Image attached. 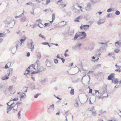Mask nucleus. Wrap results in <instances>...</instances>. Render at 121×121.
Masks as SVG:
<instances>
[{"label":"nucleus","mask_w":121,"mask_h":121,"mask_svg":"<svg viewBox=\"0 0 121 121\" xmlns=\"http://www.w3.org/2000/svg\"><path fill=\"white\" fill-rule=\"evenodd\" d=\"M95 95L99 99H103L104 97L108 96L107 92V89L106 87L102 88L99 91L95 90Z\"/></svg>","instance_id":"f257e3e1"},{"label":"nucleus","mask_w":121,"mask_h":121,"mask_svg":"<svg viewBox=\"0 0 121 121\" xmlns=\"http://www.w3.org/2000/svg\"><path fill=\"white\" fill-rule=\"evenodd\" d=\"M40 66L39 61V60H37L34 64L30 65L28 67V69H30L31 72L33 70V69L36 70H39V71L41 72L42 71L41 70V67H40Z\"/></svg>","instance_id":"f03ea898"},{"label":"nucleus","mask_w":121,"mask_h":121,"mask_svg":"<svg viewBox=\"0 0 121 121\" xmlns=\"http://www.w3.org/2000/svg\"><path fill=\"white\" fill-rule=\"evenodd\" d=\"M86 34L84 32H77L73 37V39L81 41L84 40L85 38Z\"/></svg>","instance_id":"7ed1b4c3"},{"label":"nucleus","mask_w":121,"mask_h":121,"mask_svg":"<svg viewBox=\"0 0 121 121\" xmlns=\"http://www.w3.org/2000/svg\"><path fill=\"white\" fill-rule=\"evenodd\" d=\"M18 103H17L15 104L14 102L12 103L11 104L10 106H9L7 107V111L6 112L9 113V111H10L12 109L15 110L17 109L18 107Z\"/></svg>","instance_id":"20e7f679"},{"label":"nucleus","mask_w":121,"mask_h":121,"mask_svg":"<svg viewBox=\"0 0 121 121\" xmlns=\"http://www.w3.org/2000/svg\"><path fill=\"white\" fill-rule=\"evenodd\" d=\"M89 25H82L80 27V28L81 30L86 31L89 29Z\"/></svg>","instance_id":"39448f33"},{"label":"nucleus","mask_w":121,"mask_h":121,"mask_svg":"<svg viewBox=\"0 0 121 121\" xmlns=\"http://www.w3.org/2000/svg\"><path fill=\"white\" fill-rule=\"evenodd\" d=\"M42 21V20L40 19L36 21V24L40 28L43 27L44 26L43 25L41 22Z\"/></svg>","instance_id":"423d86ee"},{"label":"nucleus","mask_w":121,"mask_h":121,"mask_svg":"<svg viewBox=\"0 0 121 121\" xmlns=\"http://www.w3.org/2000/svg\"><path fill=\"white\" fill-rule=\"evenodd\" d=\"M91 4L88 3L86 7V8L84 9V10L89 11L91 9Z\"/></svg>","instance_id":"0eeeda50"},{"label":"nucleus","mask_w":121,"mask_h":121,"mask_svg":"<svg viewBox=\"0 0 121 121\" xmlns=\"http://www.w3.org/2000/svg\"><path fill=\"white\" fill-rule=\"evenodd\" d=\"M90 110L93 116L94 117L96 116L97 113L96 112L94 108V107L92 108Z\"/></svg>","instance_id":"6e6552de"},{"label":"nucleus","mask_w":121,"mask_h":121,"mask_svg":"<svg viewBox=\"0 0 121 121\" xmlns=\"http://www.w3.org/2000/svg\"><path fill=\"white\" fill-rule=\"evenodd\" d=\"M115 46L116 47L119 48L121 46V40L117 41L115 43Z\"/></svg>","instance_id":"1a4fd4ad"},{"label":"nucleus","mask_w":121,"mask_h":121,"mask_svg":"<svg viewBox=\"0 0 121 121\" xmlns=\"http://www.w3.org/2000/svg\"><path fill=\"white\" fill-rule=\"evenodd\" d=\"M115 76V74L114 73H110L108 76V79L109 80H112V79Z\"/></svg>","instance_id":"9d476101"},{"label":"nucleus","mask_w":121,"mask_h":121,"mask_svg":"<svg viewBox=\"0 0 121 121\" xmlns=\"http://www.w3.org/2000/svg\"><path fill=\"white\" fill-rule=\"evenodd\" d=\"M48 109L51 112L53 111L54 110V104L49 106L48 108Z\"/></svg>","instance_id":"9b49d317"},{"label":"nucleus","mask_w":121,"mask_h":121,"mask_svg":"<svg viewBox=\"0 0 121 121\" xmlns=\"http://www.w3.org/2000/svg\"><path fill=\"white\" fill-rule=\"evenodd\" d=\"M82 18V16H79V17H77L74 20V21L75 22H80L79 21V19H81Z\"/></svg>","instance_id":"f8f14e48"},{"label":"nucleus","mask_w":121,"mask_h":121,"mask_svg":"<svg viewBox=\"0 0 121 121\" xmlns=\"http://www.w3.org/2000/svg\"><path fill=\"white\" fill-rule=\"evenodd\" d=\"M35 44L33 43V42L32 41L30 44V49L31 51L34 49V47Z\"/></svg>","instance_id":"ddd939ff"},{"label":"nucleus","mask_w":121,"mask_h":121,"mask_svg":"<svg viewBox=\"0 0 121 121\" xmlns=\"http://www.w3.org/2000/svg\"><path fill=\"white\" fill-rule=\"evenodd\" d=\"M26 17H24L21 18L20 20L21 22H23L25 21L26 19Z\"/></svg>","instance_id":"4468645a"},{"label":"nucleus","mask_w":121,"mask_h":121,"mask_svg":"<svg viewBox=\"0 0 121 121\" xmlns=\"http://www.w3.org/2000/svg\"><path fill=\"white\" fill-rule=\"evenodd\" d=\"M104 20L103 19H100L98 22V23L99 25H100L104 23Z\"/></svg>","instance_id":"2eb2a0df"},{"label":"nucleus","mask_w":121,"mask_h":121,"mask_svg":"<svg viewBox=\"0 0 121 121\" xmlns=\"http://www.w3.org/2000/svg\"><path fill=\"white\" fill-rule=\"evenodd\" d=\"M11 51L12 53L13 54L16 51V50L17 49L16 48H15V47H11Z\"/></svg>","instance_id":"dca6fc26"},{"label":"nucleus","mask_w":121,"mask_h":121,"mask_svg":"<svg viewBox=\"0 0 121 121\" xmlns=\"http://www.w3.org/2000/svg\"><path fill=\"white\" fill-rule=\"evenodd\" d=\"M73 117L72 116L69 115L68 117V119L69 121H72Z\"/></svg>","instance_id":"f3484780"},{"label":"nucleus","mask_w":121,"mask_h":121,"mask_svg":"<svg viewBox=\"0 0 121 121\" xmlns=\"http://www.w3.org/2000/svg\"><path fill=\"white\" fill-rule=\"evenodd\" d=\"M118 82V80L117 79H114L112 80V83L115 84H117Z\"/></svg>","instance_id":"a211bd4d"},{"label":"nucleus","mask_w":121,"mask_h":121,"mask_svg":"<svg viewBox=\"0 0 121 121\" xmlns=\"http://www.w3.org/2000/svg\"><path fill=\"white\" fill-rule=\"evenodd\" d=\"M8 77L6 75L3 76L1 78V79L3 80H6L8 79Z\"/></svg>","instance_id":"6ab92c4d"},{"label":"nucleus","mask_w":121,"mask_h":121,"mask_svg":"<svg viewBox=\"0 0 121 121\" xmlns=\"http://www.w3.org/2000/svg\"><path fill=\"white\" fill-rule=\"evenodd\" d=\"M114 51L116 53H118L120 52H121V51L119 49L117 48H116L114 49Z\"/></svg>","instance_id":"aec40b11"},{"label":"nucleus","mask_w":121,"mask_h":121,"mask_svg":"<svg viewBox=\"0 0 121 121\" xmlns=\"http://www.w3.org/2000/svg\"><path fill=\"white\" fill-rule=\"evenodd\" d=\"M93 49V47H90L86 49L87 51L89 52L92 50Z\"/></svg>","instance_id":"412c9836"},{"label":"nucleus","mask_w":121,"mask_h":121,"mask_svg":"<svg viewBox=\"0 0 121 121\" xmlns=\"http://www.w3.org/2000/svg\"><path fill=\"white\" fill-rule=\"evenodd\" d=\"M114 11L113 9L112 8H110L109 9H108L107 10V12H109Z\"/></svg>","instance_id":"4be33fe9"},{"label":"nucleus","mask_w":121,"mask_h":121,"mask_svg":"<svg viewBox=\"0 0 121 121\" xmlns=\"http://www.w3.org/2000/svg\"><path fill=\"white\" fill-rule=\"evenodd\" d=\"M70 93L71 95H73L74 94V89L73 88L71 89V90L70 92Z\"/></svg>","instance_id":"5701e85b"},{"label":"nucleus","mask_w":121,"mask_h":121,"mask_svg":"<svg viewBox=\"0 0 121 121\" xmlns=\"http://www.w3.org/2000/svg\"><path fill=\"white\" fill-rule=\"evenodd\" d=\"M13 100H11L10 101V102L7 103V105L9 106H10L11 104L12 103H13Z\"/></svg>","instance_id":"b1692460"},{"label":"nucleus","mask_w":121,"mask_h":121,"mask_svg":"<svg viewBox=\"0 0 121 121\" xmlns=\"http://www.w3.org/2000/svg\"><path fill=\"white\" fill-rule=\"evenodd\" d=\"M6 36V35L5 34H4L2 33H0V37H1L3 38H4Z\"/></svg>","instance_id":"393cba45"},{"label":"nucleus","mask_w":121,"mask_h":121,"mask_svg":"<svg viewBox=\"0 0 121 121\" xmlns=\"http://www.w3.org/2000/svg\"><path fill=\"white\" fill-rule=\"evenodd\" d=\"M13 89V86H9L8 88V90L10 92H11L12 91Z\"/></svg>","instance_id":"a878e982"},{"label":"nucleus","mask_w":121,"mask_h":121,"mask_svg":"<svg viewBox=\"0 0 121 121\" xmlns=\"http://www.w3.org/2000/svg\"><path fill=\"white\" fill-rule=\"evenodd\" d=\"M40 71H39V70H36V71H33L31 73V74H34L36 73H37L39 72Z\"/></svg>","instance_id":"bb28decb"},{"label":"nucleus","mask_w":121,"mask_h":121,"mask_svg":"<svg viewBox=\"0 0 121 121\" xmlns=\"http://www.w3.org/2000/svg\"><path fill=\"white\" fill-rule=\"evenodd\" d=\"M39 36L40 37H41L42 39H46L45 37L44 36L42 35L41 34H39Z\"/></svg>","instance_id":"cd10ccee"},{"label":"nucleus","mask_w":121,"mask_h":121,"mask_svg":"<svg viewBox=\"0 0 121 121\" xmlns=\"http://www.w3.org/2000/svg\"><path fill=\"white\" fill-rule=\"evenodd\" d=\"M28 69H27L26 70V71L24 73V75L27 74H28L29 72H30V70Z\"/></svg>","instance_id":"c85d7f7f"},{"label":"nucleus","mask_w":121,"mask_h":121,"mask_svg":"<svg viewBox=\"0 0 121 121\" xmlns=\"http://www.w3.org/2000/svg\"><path fill=\"white\" fill-rule=\"evenodd\" d=\"M51 2L50 0H47L46 2V5H48Z\"/></svg>","instance_id":"c756f323"},{"label":"nucleus","mask_w":121,"mask_h":121,"mask_svg":"<svg viewBox=\"0 0 121 121\" xmlns=\"http://www.w3.org/2000/svg\"><path fill=\"white\" fill-rule=\"evenodd\" d=\"M74 106L76 107H78V103L76 102L74 104Z\"/></svg>","instance_id":"7c9ffc66"},{"label":"nucleus","mask_w":121,"mask_h":121,"mask_svg":"<svg viewBox=\"0 0 121 121\" xmlns=\"http://www.w3.org/2000/svg\"><path fill=\"white\" fill-rule=\"evenodd\" d=\"M73 11L75 13H76L77 12L79 11V10H78L76 8H74L73 9Z\"/></svg>","instance_id":"2f4dec72"},{"label":"nucleus","mask_w":121,"mask_h":121,"mask_svg":"<svg viewBox=\"0 0 121 121\" xmlns=\"http://www.w3.org/2000/svg\"><path fill=\"white\" fill-rule=\"evenodd\" d=\"M55 18V14H53L52 16V20H54Z\"/></svg>","instance_id":"473e14b6"},{"label":"nucleus","mask_w":121,"mask_h":121,"mask_svg":"<svg viewBox=\"0 0 121 121\" xmlns=\"http://www.w3.org/2000/svg\"><path fill=\"white\" fill-rule=\"evenodd\" d=\"M95 99H94V101L93 102H92V101L91 100H90V102L89 103L90 104H93L95 102Z\"/></svg>","instance_id":"72a5a7b5"},{"label":"nucleus","mask_w":121,"mask_h":121,"mask_svg":"<svg viewBox=\"0 0 121 121\" xmlns=\"http://www.w3.org/2000/svg\"><path fill=\"white\" fill-rule=\"evenodd\" d=\"M20 112V111H19L18 114V116L19 119H20L21 118L20 117L21 115Z\"/></svg>","instance_id":"f704fd0d"},{"label":"nucleus","mask_w":121,"mask_h":121,"mask_svg":"<svg viewBox=\"0 0 121 121\" xmlns=\"http://www.w3.org/2000/svg\"><path fill=\"white\" fill-rule=\"evenodd\" d=\"M20 42L19 41L17 42L16 43V48L17 49L18 48V45L19 44Z\"/></svg>","instance_id":"c9c22d12"},{"label":"nucleus","mask_w":121,"mask_h":121,"mask_svg":"<svg viewBox=\"0 0 121 121\" xmlns=\"http://www.w3.org/2000/svg\"><path fill=\"white\" fill-rule=\"evenodd\" d=\"M115 14L117 15H119L120 14V12L119 11L117 10L115 12Z\"/></svg>","instance_id":"e433bc0d"},{"label":"nucleus","mask_w":121,"mask_h":121,"mask_svg":"<svg viewBox=\"0 0 121 121\" xmlns=\"http://www.w3.org/2000/svg\"><path fill=\"white\" fill-rule=\"evenodd\" d=\"M39 94H36V95H35L34 96V98H37L39 96Z\"/></svg>","instance_id":"4c0bfd02"},{"label":"nucleus","mask_w":121,"mask_h":121,"mask_svg":"<svg viewBox=\"0 0 121 121\" xmlns=\"http://www.w3.org/2000/svg\"><path fill=\"white\" fill-rule=\"evenodd\" d=\"M116 71H118L119 72H121V70L120 68H118L115 70Z\"/></svg>","instance_id":"58836bf2"},{"label":"nucleus","mask_w":121,"mask_h":121,"mask_svg":"<svg viewBox=\"0 0 121 121\" xmlns=\"http://www.w3.org/2000/svg\"><path fill=\"white\" fill-rule=\"evenodd\" d=\"M25 39H21V43H24V41L25 40Z\"/></svg>","instance_id":"ea45409f"},{"label":"nucleus","mask_w":121,"mask_h":121,"mask_svg":"<svg viewBox=\"0 0 121 121\" xmlns=\"http://www.w3.org/2000/svg\"><path fill=\"white\" fill-rule=\"evenodd\" d=\"M99 59V58L98 57L97 59H96L94 60H92V61L95 62V61H97Z\"/></svg>","instance_id":"a19ab883"},{"label":"nucleus","mask_w":121,"mask_h":121,"mask_svg":"<svg viewBox=\"0 0 121 121\" xmlns=\"http://www.w3.org/2000/svg\"><path fill=\"white\" fill-rule=\"evenodd\" d=\"M18 100V98L14 99L13 100V101H17Z\"/></svg>","instance_id":"79ce46f5"},{"label":"nucleus","mask_w":121,"mask_h":121,"mask_svg":"<svg viewBox=\"0 0 121 121\" xmlns=\"http://www.w3.org/2000/svg\"><path fill=\"white\" fill-rule=\"evenodd\" d=\"M81 45V44L80 43H78V45H77V47H80Z\"/></svg>","instance_id":"37998d69"},{"label":"nucleus","mask_w":121,"mask_h":121,"mask_svg":"<svg viewBox=\"0 0 121 121\" xmlns=\"http://www.w3.org/2000/svg\"><path fill=\"white\" fill-rule=\"evenodd\" d=\"M25 95V94H23L21 95V96L20 97L21 99H22L24 97V96Z\"/></svg>","instance_id":"c03bdc74"},{"label":"nucleus","mask_w":121,"mask_h":121,"mask_svg":"<svg viewBox=\"0 0 121 121\" xmlns=\"http://www.w3.org/2000/svg\"><path fill=\"white\" fill-rule=\"evenodd\" d=\"M58 61V60L57 59H55L54 60V62L56 64L57 63Z\"/></svg>","instance_id":"a18cd8bd"},{"label":"nucleus","mask_w":121,"mask_h":121,"mask_svg":"<svg viewBox=\"0 0 121 121\" xmlns=\"http://www.w3.org/2000/svg\"><path fill=\"white\" fill-rule=\"evenodd\" d=\"M100 43L101 44H104V46L106 47L107 46V44H106L105 43Z\"/></svg>","instance_id":"49530a36"},{"label":"nucleus","mask_w":121,"mask_h":121,"mask_svg":"<svg viewBox=\"0 0 121 121\" xmlns=\"http://www.w3.org/2000/svg\"><path fill=\"white\" fill-rule=\"evenodd\" d=\"M88 77H89V80L88 81V84L89 83V82L91 80L90 76V75H88Z\"/></svg>","instance_id":"de8ad7c7"},{"label":"nucleus","mask_w":121,"mask_h":121,"mask_svg":"<svg viewBox=\"0 0 121 121\" xmlns=\"http://www.w3.org/2000/svg\"><path fill=\"white\" fill-rule=\"evenodd\" d=\"M9 68V67L8 66V65H7V64L5 65L4 67L6 69L8 68Z\"/></svg>","instance_id":"09e8293b"},{"label":"nucleus","mask_w":121,"mask_h":121,"mask_svg":"<svg viewBox=\"0 0 121 121\" xmlns=\"http://www.w3.org/2000/svg\"><path fill=\"white\" fill-rule=\"evenodd\" d=\"M115 66L117 68H121V66L117 65L116 64Z\"/></svg>","instance_id":"8fccbe9b"},{"label":"nucleus","mask_w":121,"mask_h":121,"mask_svg":"<svg viewBox=\"0 0 121 121\" xmlns=\"http://www.w3.org/2000/svg\"><path fill=\"white\" fill-rule=\"evenodd\" d=\"M3 87V86L2 85H0V90L2 89Z\"/></svg>","instance_id":"3c124183"},{"label":"nucleus","mask_w":121,"mask_h":121,"mask_svg":"<svg viewBox=\"0 0 121 121\" xmlns=\"http://www.w3.org/2000/svg\"><path fill=\"white\" fill-rule=\"evenodd\" d=\"M42 44L43 45H47L48 44V43L47 42L42 43Z\"/></svg>","instance_id":"603ef678"},{"label":"nucleus","mask_w":121,"mask_h":121,"mask_svg":"<svg viewBox=\"0 0 121 121\" xmlns=\"http://www.w3.org/2000/svg\"><path fill=\"white\" fill-rule=\"evenodd\" d=\"M60 6H61V7H65L66 6V5L65 4H61L60 5Z\"/></svg>","instance_id":"864d4df0"},{"label":"nucleus","mask_w":121,"mask_h":121,"mask_svg":"<svg viewBox=\"0 0 121 121\" xmlns=\"http://www.w3.org/2000/svg\"><path fill=\"white\" fill-rule=\"evenodd\" d=\"M85 9L84 8H83L82 9H81L80 10L82 12H84L86 11L84 10V9Z\"/></svg>","instance_id":"5fc2aeb1"},{"label":"nucleus","mask_w":121,"mask_h":121,"mask_svg":"<svg viewBox=\"0 0 121 121\" xmlns=\"http://www.w3.org/2000/svg\"><path fill=\"white\" fill-rule=\"evenodd\" d=\"M60 55H59V54L57 55V58L60 59H61V58H60Z\"/></svg>","instance_id":"6e6d98bb"},{"label":"nucleus","mask_w":121,"mask_h":121,"mask_svg":"<svg viewBox=\"0 0 121 121\" xmlns=\"http://www.w3.org/2000/svg\"><path fill=\"white\" fill-rule=\"evenodd\" d=\"M62 61V62H63V63H64L65 61V60L63 59V58H61V59H60Z\"/></svg>","instance_id":"4d7b16f0"},{"label":"nucleus","mask_w":121,"mask_h":121,"mask_svg":"<svg viewBox=\"0 0 121 121\" xmlns=\"http://www.w3.org/2000/svg\"><path fill=\"white\" fill-rule=\"evenodd\" d=\"M3 40V39L1 38H0V43H1Z\"/></svg>","instance_id":"13d9d810"},{"label":"nucleus","mask_w":121,"mask_h":121,"mask_svg":"<svg viewBox=\"0 0 121 121\" xmlns=\"http://www.w3.org/2000/svg\"><path fill=\"white\" fill-rule=\"evenodd\" d=\"M64 56L65 57H66L67 56H69V55H67V54L65 52V54H64Z\"/></svg>","instance_id":"bf43d9fd"},{"label":"nucleus","mask_w":121,"mask_h":121,"mask_svg":"<svg viewBox=\"0 0 121 121\" xmlns=\"http://www.w3.org/2000/svg\"><path fill=\"white\" fill-rule=\"evenodd\" d=\"M83 99H85L84 100V102H86V101L87 100V97H86V98L84 97V98H83Z\"/></svg>","instance_id":"052dcab7"},{"label":"nucleus","mask_w":121,"mask_h":121,"mask_svg":"<svg viewBox=\"0 0 121 121\" xmlns=\"http://www.w3.org/2000/svg\"><path fill=\"white\" fill-rule=\"evenodd\" d=\"M24 15L23 13V12L21 14V15H20L19 16H20V18L21 17H22Z\"/></svg>","instance_id":"680f3d73"},{"label":"nucleus","mask_w":121,"mask_h":121,"mask_svg":"<svg viewBox=\"0 0 121 121\" xmlns=\"http://www.w3.org/2000/svg\"><path fill=\"white\" fill-rule=\"evenodd\" d=\"M24 15L23 13V12L21 14V15H20L19 16H20V18L21 17H22Z\"/></svg>","instance_id":"e2e57ef3"},{"label":"nucleus","mask_w":121,"mask_h":121,"mask_svg":"<svg viewBox=\"0 0 121 121\" xmlns=\"http://www.w3.org/2000/svg\"><path fill=\"white\" fill-rule=\"evenodd\" d=\"M26 4L30 5L32 4L31 2H29Z\"/></svg>","instance_id":"0e129e2a"},{"label":"nucleus","mask_w":121,"mask_h":121,"mask_svg":"<svg viewBox=\"0 0 121 121\" xmlns=\"http://www.w3.org/2000/svg\"><path fill=\"white\" fill-rule=\"evenodd\" d=\"M34 81H35V77L33 76H32L31 78Z\"/></svg>","instance_id":"69168bd1"},{"label":"nucleus","mask_w":121,"mask_h":121,"mask_svg":"<svg viewBox=\"0 0 121 121\" xmlns=\"http://www.w3.org/2000/svg\"><path fill=\"white\" fill-rule=\"evenodd\" d=\"M50 65V63L49 62L48 63V62H47V64H46L47 66L48 67H50L49 66Z\"/></svg>","instance_id":"338daca9"},{"label":"nucleus","mask_w":121,"mask_h":121,"mask_svg":"<svg viewBox=\"0 0 121 121\" xmlns=\"http://www.w3.org/2000/svg\"><path fill=\"white\" fill-rule=\"evenodd\" d=\"M108 121H116V120L114 119H112L111 120H109Z\"/></svg>","instance_id":"774afa93"}]
</instances>
